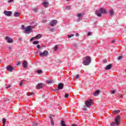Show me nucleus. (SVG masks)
I'll return each mask as SVG.
<instances>
[{"instance_id":"nucleus-4","label":"nucleus","mask_w":126,"mask_h":126,"mask_svg":"<svg viewBox=\"0 0 126 126\" xmlns=\"http://www.w3.org/2000/svg\"><path fill=\"white\" fill-rule=\"evenodd\" d=\"M120 125V115H118L115 118V122H112L110 124V126H115Z\"/></svg>"},{"instance_id":"nucleus-16","label":"nucleus","mask_w":126,"mask_h":126,"mask_svg":"<svg viewBox=\"0 0 126 126\" xmlns=\"http://www.w3.org/2000/svg\"><path fill=\"white\" fill-rule=\"evenodd\" d=\"M111 68H112V64H110L106 66V67H105V70H108L109 69H111Z\"/></svg>"},{"instance_id":"nucleus-49","label":"nucleus","mask_w":126,"mask_h":126,"mask_svg":"<svg viewBox=\"0 0 126 126\" xmlns=\"http://www.w3.org/2000/svg\"><path fill=\"white\" fill-rule=\"evenodd\" d=\"M21 62H18L17 64V65H19V64H21Z\"/></svg>"},{"instance_id":"nucleus-7","label":"nucleus","mask_w":126,"mask_h":126,"mask_svg":"<svg viewBox=\"0 0 126 126\" xmlns=\"http://www.w3.org/2000/svg\"><path fill=\"white\" fill-rule=\"evenodd\" d=\"M5 40L7 41V43L9 44L10 43H13V39L12 38H10L9 36L5 37Z\"/></svg>"},{"instance_id":"nucleus-40","label":"nucleus","mask_w":126,"mask_h":126,"mask_svg":"<svg viewBox=\"0 0 126 126\" xmlns=\"http://www.w3.org/2000/svg\"><path fill=\"white\" fill-rule=\"evenodd\" d=\"M33 94V92L31 93L30 94L28 95V96H32V94Z\"/></svg>"},{"instance_id":"nucleus-45","label":"nucleus","mask_w":126,"mask_h":126,"mask_svg":"<svg viewBox=\"0 0 126 126\" xmlns=\"http://www.w3.org/2000/svg\"><path fill=\"white\" fill-rule=\"evenodd\" d=\"M75 36L76 37H79V34L78 33H76Z\"/></svg>"},{"instance_id":"nucleus-1","label":"nucleus","mask_w":126,"mask_h":126,"mask_svg":"<svg viewBox=\"0 0 126 126\" xmlns=\"http://www.w3.org/2000/svg\"><path fill=\"white\" fill-rule=\"evenodd\" d=\"M21 29L24 30V33L25 34H30V32L32 31V29H33V26H28L25 28V26L23 25L21 26Z\"/></svg>"},{"instance_id":"nucleus-55","label":"nucleus","mask_w":126,"mask_h":126,"mask_svg":"<svg viewBox=\"0 0 126 126\" xmlns=\"http://www.w3.org/2000/svg\"><path fill=\"white\" fill-rule=\"evenodd\" d=\"M50 116H51V117H55V115H50Z\"/></svg>"},{"instance_id":"nucleus-41","label":"nucleus","mask_w":126,"mask_h":126,"mask_svg":"<svg viewBox=\"0 0 126 126\" xmlns=\"http://www.w3.org/2000/svg\"><path fill=\"white\" fill-rule=\"evenodd\" d=\"M36 48H37V49H40V48H41V46L40 45H37Z\"/></svg>"},{"instance_id":"nucleus-5","label":"nucleus","mask_w":126,"mask_h":126,"mask_svg":"<svg viewBox=\"0 0 126 126\" xmlns=\"http://www.w3.org/2000/svg\"><path fill=\"white\" fill-rule=\"evenodd\" d=\"M92 105H93L92 99H89L85 101V105L88 108L91 107V106H92Z\"/></svg>"},{"instance_id":"nucleus-32","label":"nucleus","mask_w":126,"mask_h":126,"mask_svg":"<svg viewBox=\"0 0 126 126\" xmlns=\"http://www.w3.org/2000/svg\"><path fill=\"white\" fill-rule=\"evenodd\" d=\"M68 96H69V94H65L64 95L65 98H68Z\"/></svg>"},{"instance_id":"nucleus-27","label":"nucleus","mask_w":126,"mask_h":126,"mask_svg":"<svg viewBox=\"0 0 126 126\" xmlns=\"http://www.w3.org/2000/svg\"><path fill=\"white\" fill-rule=\"evenodd\" d=\"M54 51H57L58 50V49H59V46H58V45H56L55 47H54Z\"/></svg>"},{"instance_id":"nucleus-19","label":"nucleus","mask_w":126,"mask_h":126,"mask_svg":"<svg viewBox=\"0 0 126 126\" xmlns=\"http://www.w3.org/2000/svg\"><path fill=\"white\" fill-rule=\"evenodd\" d=\"M35 39H40V38H42V34H38L36 36H34Z\"/></svg>"},{"instance_id":"nucleus-12","label":"nucleus","mask_w":126,"mask_h":126,"mask_svg":"<svg viewBox=\"0 0 126 126\" xmlns=\"http://www.w3.org/2000/svg\"><path fill=\"white\" fill-rule=\"evenodd\" d=\"M42 5H43V6H44V7L47 8L49 7V2H47V1H43L42 3Z\"/></svg>"},{"instance_id":"nucleus-8","label":"nucleus","mask_w":126,"mask_h":126,"mask_svg":"<svg viewBox=\"0 0 126 126\" xmlns=\"http://www.w3.org/2000/svg\"><path fill=\"white\" fill-rule=\"evenodd\" d=\"M4 14L6 15V16H11L12 15V12L10 11H4Z\"/></svg>"},{"instance_id":"nucleus-39","label":"nucleus","mask_w":126,"mask_h":126,"mask_svg":"<svg viewBox=\"0 0 126 126\" xmlns=\"http://www.w3.org/2000/svg\"><path fill=\"white\" fill-rule=\"evenodd\" d=\"M14 0H9L8 1V2L9 3H10V2H12V1H13Z\"/></svg>"},{"instance_id":"nucleus-36","label":"nucleus","mask_w":126,"mask_h":126,"mask_svg":"<svg viewBox=\"0 0 126 126\" xmlns=\"http://www.w3.org/2000/svg\"><path fill=\"white\" fill-rule=\"evenodd\" d=\"M82 19L79 18L78 19L76 20L77 22H79Z\"/></svg>"},{"instance_id":"nucleus-2","label":"nucleus","mask_w":126,"mask_h":126,"mask_svg":"<svg viewBox=\"0 0 126 126\" xmlns=\"http://www.w3.org/2000/svg\"><path fill=\"white\" fill-rule=\"evenodd\" d=\"M92 61V59L90 56H86L85 58V60H84L83 63L84 65H89L90 63H91V62Z\"/></svg>"},{"instance_id":"nucleus-57","label":"nucleus","mask_w":126,"mask_h":126,"mask_svg":"<svg viewBox=\"0 0 126 126\" xmlns=\"http://www.w3.org/2000/svg\"><path fill=\"white\" fill-rule=\"evenodd\" d=\"M67 1H69V0H66Z\"/></svg>"},{"instance_id":"nucleus-11","label":"nucleus","mask_w":126,"mask_h":126,"mask_svg":"<svg viewBox=\"0 0 126 126\" xmlns=\"http://www.w3.org/2000/svg\"><path fill=\"white\" fill-rule=\"evenodd\" d=\"M43 87H44V84H43V83H39L36 86V88L37 89H41V88H43Z\"/></svg>"},{"instance_id":"nucleus-56","label":"nucleus","mask_w":126,"mask_h":126,"mask_svg":"<svg viewBox=\"0 0 126 126\" xmlns=\"http://www.w3.org/2000/svg\"><path fill=\"white\" fill-rule=\"evenodd\" d=\"M1 63V61L0 60V64Z\"/></svg>"},{"instance_id":"nucleus-38","label":"nucleus","mask_w":126,"mask_h":126,"mask_svg":"<svg viewBox=\"0 0 126 126\" xmlns=\"http://www.w3.org/2000/svg\"><path fill=\"white\" fill-rule=\"evenodd\" d=\"M79 74H77V76L75 77V78H77V79H78L79 78Z\"/></svg>"},{"instance_id":"nucleus-43","label":"nucleus","mask_w":126,"mask_h":126,"mask_svg":"<svg viewBox=\"0 0 126 126\" xmlns=\"http://www.w3.org/2000/svg\"><path fill=\"white\" fill-rule=\"evenodd\" d=\"M107 59H104V60H103V63H107Z\"/></svg>"},{"instance_id":"nucleus-20","label":"nucleus","mask_w":126,"mask_h":126,"mask_svg":"<svg viewBox=\"0 0 126 126\" xmlns=\"http://www.w3.org/2000/svg\"><path fill=\"white\" fill-rule=\"evenodd\" d=\"M83 14H81V13H79L77 14V17H78V18H81V19H82V18L83 17Z\"/></svg>"},{"instance_id":"nucleus-42","label":"nucleus","mask_w":126,"mask_h":126,"mask_svg":"<svg viewBox=\"0 0 126 126\" xmlns=\"http://www.w3.org/2000/svg\"><path fill=\"white\" fill-rule=\"evenodd\" d=\"M115 90H113L111 91V94H115Z\"/></svg>"},{"instance_id":"nucleus-33","label":"nucleus","mask_w":126,"mask_h":126,"mask_svg":"<svg viewBox=\"0 0 126 126\" xmlns=\"http://www.w3.org/2000/svg\"><path fill=\"white\" fill-rule=\"evenodd\" d=\"M123 59V56H120L118 58V60L120 61V60H122Z\"/></svg>"},{"instance_id":"nucleus-51","label":"nucleus","mask_w":126,"mask_h":126,"mask_svg":"<svg viewBox=\"0 0 126 126\" xmlns=\"http://www.w3.org/2000/svg\"><path fill=\"white\" fill-rule=\"evenodd\" d=\"M72 126H77V125L75 124H74L72 125Z\"/></svg>"},{"instance_id":"nucleus-23","label":"nucleus","mask_w":126,"mask_h":126,"mask_svg":"<svg viewBox=\"0 0 126 126\" xmlns=\"http://www.w3.org/2000/svg\"><path fill=\"white\" fill-rule=\"evenodd\" d=\"M121 112V111H120V110H115V111H113V114H114V113H116V114H119V113H120Z\"/></svg>"},{"instance_id":"nucleus-6","label":"nucleus","mask_w":126,"mask_h":126,"mask_svg":"<svg viewBox=\"0 0 126 126\" xmlns=\"http://www.w3.org/2000/svg\"><path fill=\"white\" fill-rule=\"evenodd\" d=\"M49 55V52L47 50H45L43 53H39L40 57H47Z\"/></svg>"},{"instance_id":"nucleus-21","label":"nucleus","mask_w":126,"mask_h":126,"mask_svg":"<svg viewBox=\"0 0 126 126\" xmlns=\"http://www.w3.org/2000/svg\"><path fill=\"white\" fill-rule=\"evenodd\" d=\"M99 93H100V92L99 91V90H96L94 94V96H98Z\"/></svg>"},{"instance_id":"nucleus-47","label":"nucleus","mask_w":126,"mask_h":126,"mask_svg":"<svg viewBox=\"0 0 126 126\" xmlns=\"http://www.w3.org/2000/svg\"><path fill=\"white\" fill-rule=\"evenodd\" d=\"M11 85H9V86L6 87V89L9 88V87H11Z\"/></svg>"},{"instance_id":"nucleus-34","label":"nucleus","mask_w":126,"mask_h":126,"mask_svg":"<svg viewBox=\"0 0 126 126\" xmlns=\"http://www.w3.org/2000/svg\"><path fill=\"white\" fill-rule=\"evenodd\" d=\"M23 85V81L22 80L20 82V86H22Z\"/></svg>"},{"instance_id":"nucleus-15","label":"nucleus","mask_w":126,"mask_h":126,"mask_svg":"<svg viewBox=\"0 0 126 126\" xmlns=\"http://www.w3.org/2000/svg\"><path fill=\"white\" fill-rule=\"evenodd\" d=\"M58 89L62 90L63 89V83H60L58 85Z\"/></svg>"},{"instance_id":"nucleus-13","label":"nucleus","mask_w":126,"mask_h":126,"mask_svg":"<svg viewBox=\"0 0 126 126\" xmlns=\"http://www.w3.org/2000/svg\"><path fill=\"white\" fill-rule=\"evenodd\" d=\"M49 118L50 119L51 126H55V122H54V119H53V117H52V115L49 116Z\"/></svg>"},{"instance_id":"nucleus-44","label":"nucleus","mask_w":126,"mask_h":126,"mask_svg":"<svg viewBox=\"0 0 126 126\" xmlns=\"http://www.w3.org/2000/svg\"><path fill=\"white\" fill-rule=\"evenodd\" d=\"M46 21H47L46 20H43L42 21V23H45V22H46Z\"/></svg>"},{"instance_id":"nucleus-28","label":"nucleus","mask_w":126,"mask_h":126,"mask_svg":"<svg viewBox=\"0 0 126 126\" xmlns=\"http://www.w3.org/2000/svg\"><path fill=\"white\" fill-rule=\"evenodd\" d=\"M38 122L35 121L33 122V126H38Z\"/></svg>"},{"instance_id":"nucleus-17","label":"nucleus","mask_w":126,"mask_h":126,"mask_svg":"<svg viewBox=\"0 0 126 126\" xmlns=\"http://www.w3.org/2000/svg\"><path fill=\"white\" fill-rule=\"evenodd\" d=\"M14 15L15 17H19L20 16V13L16 12L14 13Z\"/></svg>"},{"instance_id":"nucleus-29","label":"nucleus","mask_w":126,"mask_h":126,"mask_svg":"<svg viewBox=\"0 0 126 126\" xmlns=\"http://www.w3.org/2000/svg\"><path fill=\"white\" fill-rule=\"evenodd\" d=\"M71 7H70V6H66L65 7L66 9H67V10H69V9H70Z\"/></svg>"},{"instance_id":"nucleus-31","label":"nucleus","mask_w":126,"mask_h":126,"mask_svg":"<svg viewBox=\"0 0 126 126\" xmlns=\"http://www.w3.org/2000/svg\"><path fill=\"white\" fill-rule=\"evenodd\" d=\"M49 31H50V32H54V31H55V29H54V28H51V29L49 30Z\"/></svg>"},{"instance_id":"nucleus-9","label":"nucleus","mask_w":126,"mask_h":126,"mask_svg":"<svg viewBox=\"0 0 126 126\" xmlns=\"http://www.w3.org/2000/svg\"><path fill=\"white\" fill-rule=\"evenodd\" d=\"M57 23H58V21L54 20L50 22V26L52 27L56 26V25H57Z\"/></svg>"},{"instance_id":"nucleus-52","label":"nucleus","mask_w":126,"mask_h":126,"mask_svg":"<svg viewBox=\"0 0 126 126\" xmlns=\"http://www.w3.org/2000/svg\"><path fill=\"white\" fill-rule=\"evenodd\" d=\"M8 49L9 50H11V46H9Z\"/></svg>"},{"instance_id":"nucleus-14","label":"nucleus","mask_w":126,"mask_h":126,"mask_svg":"<svg viewBox=\"0 0 126 126\" xmlns=\"http://www.w3.org/2000/svg\"><path fill=\"white\" fill-rule=\"evenodd\" d=\"M27 64H28L27 61H24V62L23 63V67H24V68H26V67H27Z\"/></svg>"},{"instance_id":"nucleus-37","label":"nucleus","mask_w":126,"mask_h":126,"mask_svg":"<svg viewBox=\"0 0 126 126\" xmlns=\"http://www.w3.org/2000/svg\"><path fill=\"white\" fill-rule=\"evenodd\" d=\"M34 39H36L35 37V36L32 37V38H31V39H30V42H32V41H33V40H34Z\"/></svg>"},{"instance_id":"nucleus-26","label":"nucleus","mask_w":126,"mask_h":126,"mask_svg":"<svg viewBox=\"0 0 126 126\" xmlns=\"http://www.w3.org/2000/svg\"><path fill=\"white\" fill-rule=\"evenodd\" d=\"M43 72V71H42V70H38L37 71V73L38 74H40V73H42Z\"/></svg>"},{"instance_id":"nucleus-3","label":"nucleus","mask_w":126,"mask_h":126,"mask_svg":"<svg viewBox=\"0 0 126 126\" xmlns=\"http://www.w3.org/2000/svg\"><path fill=\"white\" fill-rule=\"evenodd\" d=\"M103 13L104 14H106L107 13V11L106 9L104 8H101L100 9L99 11H95V14L97 15V16H98L99 17H101L102 14Z\"/></svg>"},{"instance_id":"nucleus-53","label":"nucleus","mask_w":126,"mask_h":126,"mask_svg":"<svg viewBox=\"0 0 126 126\" xmlns=\"http://www.w3.org/2000/svg\"><path fill=\"white\" fill-rule=\"evenodd\" d=\"M87 110V108H86V107H85L84 108V111H86Z\"/></svg>"},{"instance_id":"nucleus-22","label":"nucleus","mask_w":126,"mask_h":126,"mask_svg":"<svg viewBox=\"0 0 126 126\" xmlns=\"http://www.w3.org/2000/svg\"><path fill=\"white\" fill-rule=\"evenodd\" d=\"M2 123H3V126H5V123H6V120L4 118L2 119Z\"/></svg>"},{"instance_id":"nucleus-46","label":"nucleus","mask_w":126,"mask_h":126,"mask_svg":"<svg viewBox=\"0 0 126 126\" xmlns=\"http://www.w3.org/2000/svg\"><path fill=\"white\" fill-rule=\"evenodd\" d=\"M91 34H92V33L91 32H89L88 33V36H90V35H91Z\"/></svg>"},{"instance_id":"nucleus-24","label":"nucleus","mask_w":126,"mask_h":126,"mask_svg":"<svg viewBox=\"0 0 126 126\" xmlns=\"http://www.w3.org/2000/svg\"><path fill=\"white\" fill-rule=\"evenodd\" d=\"M46 83L47 84H50L51 83H53V81H52V80H47V81H46Z\"/></svg>"},{"instance_id":"nucleus-35","label":"nucleus","mask_w":126,"mask_h":126,"mask_svg":"<svg viewBox=\"0 0 126 126\" xmlns=\"http://www.w3.org/2000/svg\"><path fill=\"white\" fill-rule=\"evenodd\" d=\"M74 35L73 34H69L68 35V38H71V37H73Z\"/></svg>"},{"instance_id":"nucleus-25","label":"nucleus","mask_w":126,"mask_h":126,"mask_svg":"<svg viewBox=\"0 0 126 126\" xmlns=\"http://www.w3.org/2000/svg\"><path fill=\"white\" fill-rule=\"evenodd\" d=\"M33 45H38V44H39V41H33Z\"/></svg>"},{"instance_id":"nucleus-54","label":"nucleus","mask_w":126,"mask_h":126,"mask_svg":"<svg viewBox=\"0 0 126 126\" xmlns=\"http://www.w3.org/2000/svg\"><path fill=\"white\" fill-rule=\"evenodd\" d=\"M19 40L20 41H22V38H20L19 39Z\"/></svg>"},{"instance_id":"nucleus-50","label":"nucleus","mask_w":126,"mask_h":126,"mask_svg":"<svg viewBox=\"0 0 126 126\" xmlns=\"http://www.w3.org/2000/svg\"><path fill=\"white\" fill-rule=\"evenodd\" d=\"M115 42H116V40H113L112 41V43L113 44L114 43H115Z\"/></svg>"},{"instance_id":"nucleus-48","label":"nucleus","mask_w":126,"mask_h":126,"mask_svg":"<svg viewBox=\"0 0 126 126\" xmlns=\"http://www.w3.org/2000/svg\"><path fill=\"white\" fill-rule=\"evenodd\" d=\"M73 47H77V44H73Z\"/></svg>"},{"instance_id":"nucleus-30","label":"nucleus","mask_w":126,"mask_h":126,"mask_svg":"<svg viewBox=\"0 0 126 126\" xmlns=\"http://www.w3.org/2000/svg\"><path fill=\"white\" fill-rule=\"evenodd\" d=\"M32 10L33 11H34V12H37V11H38V8H34L33 9H32Z\"/></svg>"},{"instance_id":"nucleus-10","label":"nucleus","mask_w":126,"mask_h":126,"mask_svg":"<svg viewBox=\"0 0 126 126\" xmlns=\"http://www.w3.org/2000/svg\"><path fill=\"white\" fill-rule=\"evenodd\" d=\"M6 69L8 70V71L11 72L12 70H14V68H13V67H11L10 65H9L6 67Z\"/></svg>"},{"instance_id":"nucleus-18","label":"nucleus","mask_w":126,"mask_h":126,"mask_svg":"<svg viewBox=\"0 0 126 126\" xmlns=\"http://www.w3.org/2000/svg\"><path fill=\"white\" fill-rule=\"evenodd\" d=\"M109 13H110V15H111V16H113V15H114V14H115V12L114 11V10H113V9H111V10H109Z\"/></svg>"}]
</instances>
